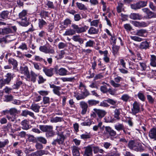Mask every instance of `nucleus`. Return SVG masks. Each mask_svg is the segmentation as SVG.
<instances>
[{"mask_svg":"<svg viewBox=\"0 0 156 156\" xmlns=\"http://www.w3.org/2000/svg\"><path fill=\"white\" fill-rule=\"evenodd\" d=\"M127 146L130 149L136 151L142 152L143 150L141 144L134 140H129Z\"/></svg>","mask_w":156,"mask_h":156,"instance_id":"obj_1","label":"nucleus"},{"mask_svg":"<svg viewBox=\"0 0 156 156\" xmlns=\"http://www.w3.org/2000/svg\"><path fill=\"white\" fill-rule=\"evenodd\" d=\"M101 132L104 137L114 136L116 135V132L109 126H103L101 128Z\"/></svg>","mask_w":156,"mask_h":156,"instance_id":"obj_2","label":"nucleus"},{"mask_svg":"<svg viewBox=\"0 0 156 156\" xmlns=\"http://www.w3.org/2000/svg\"><path fill=\"white\" fill-rule=\"evenodd\" d=\"M71 27L73 30L74 32V34H75L76 33L80 34L86 32L88 28V27L84 25L81 27H79L78 25L73 24L71 25Z\"/></svg>","mask_w":156,"mask_h":156,"instance_id":"obj_3","label":"nucleus"},{"mask_svg":"<svg viewBox=\"0 0 156 156\" xmlns=\"http://www.w3.org/2000/svg\"><path fill=\"white\" fill-rule=\"evenodd\" d=\"M64 132L62 133H58V137L57 139L54 140L51 143V144L53 145L56 146L58 144L60 146L64 145V140L65 139V136L63 134Z\"/></svg>","mask_w":156,"mask_h":156,"instance_id":"obj_4","label":"nucleus"},{"mask_svg":"<svg viewBox=\"0 0 156 156\" xmlns=\"http://www.w3.org/2000/svg\"><path fill=\"white\" fill-rule=\"evenodd\" d=\"M40 51L45 54H54L55 53L54 48L50 46L48 48L45 45L41 46L39 48Z\"/></svg>","mask_w":156,"mask_h":156,"instance_id":"obj_5","label":"nucleus"},{"mask_svg":"<svg viewBox=\"0 0 156 156\" xmlns=\"http://www.w3.org/2000/svg\"><path fill=\"white\" fill-rule=\"evenodd\" d=\"M122 80V77L119 76H117L114 78V80H112L110 81L111 85L114 87L115 88L119 87L121 86L120 84L117 83H119Z\"/></svg>","mask_w":156,"mask_h":156,"instance_id":"obj_6","label":"nucleus"},{"mask_svg":"<svg viewBox=\"0 0 156 156\" xmlns=\"http://www.w3.org/2000/svg\"><path fill=\"white\" fill-rule=\"evenodd\" d=\"M140 104L135 101L133 104V107L131 108V113L133 115L136 114L140 111Z\"/></svg>","mask_w":156,"mask_h":156,"instance_id":"obj_7","label":"nucleus"},{"mask_svg":"<svg viewBox=\"0 0 156 156\" xmlns=\"http://www.w3.org/2000/svg\"><path fill=\"white\" fill-rule=\"evenodd\" d=\"M131 23L135 27L139 28L145 27H147L148 24L145 22H139L137 21H132Z\"/></svg>","mask_w":156,"mask_h":156,"instance_id":"obj_8","label":"nucleus"},{"mask_svg":"<svg viewBox=\"0 0 156 156\" xmlns=\"http://www.w3.org/2000/svg\"><path fill=\"white\" fill-rule=\"evenodd\" d=\"M85 149L83 156H90L92 154V145H90L83 148Z\"/></svg>","mask_w":156,"mask_h":156,"instance_id":"obj_9","label":"nucleus"},{"mask_svg":"<svg viewBox=\"0 0 156 156\" xmlns=\"http://www.w3.org/2000/svg\"><path fill=\"white\" fill-rule=\"evenodd\" d=\"M80 105L81 108V113L83 115L85 114L87 110L88 107L87 104L84 101H82L80 103Z\"/></svg>","mask_w":156,"mask_h":156,"instance_id":"obj_10","label":"nucleus"},{"mask_svg":"<svg viewBox=\"0 0 156 156\" xmlns=\"http://www.w3.org/2000/svg\"><path fill=\"white\" fill-rule=\"evenodd\" d=\"M79 89L81 90V92L83 95L86 97L90 95V93L86 89L85 86L82 83L80 82L79 85Z\"/></svg>","mask_w":156,"mask_h":156,"instance_id":"obj_11","label":"nucleus"},{"mask_svg":"<svg viewBox=\"0 0 156 156\" xmlns=\"http://www.w3.org/2000/svg\"><path fill=\"white\" fill-rule=\"evenodd\" d=\"M43 71L48 76L50 77L54 75V69L53 68H48L47 67H44Z\"/></svg>","mask_w":156,"mask_h":156,"instance_id":"obj_12","label":"nucleus"},{"mask_svg":"<svg viewBox=\"0 0 156 156\" xmlns=\"http://www.w3.org/2000/svg\"><path fill=\"white\" fill-rule=\"evenodd\" d=\"M94 111L100 119L103 117L106 114V112L105 111L103 110L94 108Z\"/></svg>","mask_w":156,"mask_h":156,"instance_id":"obj_13","label":"nucleus"},{"mask_svg":"<svg viewBox=\"0 0 156 156\" xmlns=\"http://www.w3.org/2000/svg\"><path fill=\"white\" fill-rule=\"evenodd\" d=\"M71 148L72 149V153L73 156H80V154L79 151L80 148H79L74 145Z\"/></svg>","mask_w":156,"mask_h":156,"instance_id":"obj_14","label":"nucleus"},{"mask_svg":"<svg viewBox=\"0 0 156 156\" xmlns=\"http://www.w3.org/2000/svg\"><path fill=\"white\" fill-rule=\"evenodd\" d=\"M147 33V30H146L140 29L136 30L135 34L139 36L145 37Z\"/></svg>","mask_w":156,"mask_h":156,"instance_id":"obj_15","label":"nucleus"},{"mask_svg":"<svg viewBox=\"0 0 156 156\" xmlns=\"http://www.w3.org/2000/svg\"><path fill=\"white\" fill-rule=\"evenodd\" d=\"M20 69L21 73L26 75L27 78H30L28 68L27 66L21 67Z\"/></svg>","mask_w":156,"mask_h":156,"instance_id":"obj_16","label":"nucleus"},{"mask_svg":"<svg viewBox=\"0 0 156 156\" xmlns=\"http://www.w3.org/2000/svg\"><path fill=\"white\" fill-rule=\"evenodd\" d=\"M20 123L22 126V128L23 129L27 130L30 128L29 122L26 119L22 121Z\"/></svg>","mask_w":156,"mask_h":156,"instance_id":"obj_17","label":"nucleus"},{"mask_svg":"<svg viewBox=\"0 0 156 156\" xmlns=\"http://www.w3.org/2000/svg\"><path fill=\"white\" fill-rule=\"evenodd\" d=\"M3 129L11 133H14L15 132V130L12 128L11 123L10 122H8L7 125L4 126Z\"/></svg>","mask_w":156,"mask_h":156,"instance_id":"obj_18","label":"nucleus"},{"mask_svg":"<svg viewBox=\"0 0 156 156\" xmlns=\"http://www.w3.org/2000/svg\"><path fill=\"white\" fill-rule=\"evenodd\" d=\"M21 115L27 117V115H29L30 117L34 118L35 116L33 112L27 110H25L22 111Z\"/></svg>","mask_w":156,"mask_h":156,"instance_id":"obj_19","label":"nucleus"},{"mask_svg":"<svg viewBox=\"0 0 156 156\" xmlns=\"http://www.w3.org/2000/svg\"><path fill=\"white\" fill-rule=\"evenodd\" d=\"M8 63L9 64H12L14 69H16L17 67L18 62L17 61L12 58H10L8 60Z\"/></svg>","mask_w":156,"mask_h":156,"instance_id":"obj_20","label":"nucleus"},{"mask_svg":"<svg viewBox=\"0 0 156 156\" xmlns=\"http://www.w3.org/2000/svg\"><path fill=\"white\" fill-rule=\"evenodd\" d=\"M122 111L121 108L115 109L114 111V117L117 120H119L120 119V115Z\"/></svg>","mask_w":156,"mask_h":156,"instance_id":"obj_21","label":"nucleus"},{"mask_svg":"<svg viewBox=\"0 0 156 156\" xmlns=\"http://www.w3.org/2000/svg\"><path fill=\"white\" fill-rule=\"evenodd\" d=\"M99 32L98 29L94 27H91L88 31V33L90 35L97 34Z\"/></svg>","mask_w":156,"mask_h":156,"instance_id":"obj_22","label":"nucleus"},{"mask_svg":"<svg viewBox=\"0 0 156 156\" xmlns=\"http://www.w3.org/2000/svg\"><path fill=\"white\" fill-rule=\"evenodd\" d=\"M45 154L44 150H41L32 153L30 155V156H41Z\"/></svg>","mask_w":156,"mask_h":156,"instance_id":"obj_23","label":"nucleus"},{"mask_svg":"<svg viewBox=\"0 0 156 156\" xmlns=\"http://www.w3.org/2000/svg\"><path fill=\"white\" fill-rule=\"evenodd\" d=\"M46 132L48 133L49 136H52L55 135V133L53 131V126H51L47 125Z\"/></svg>","mask_w":156,"mask_h":156,"instance_id":"obj_24","label":"nucleus"},{"mask_svg":"<svg viewBox=\"0 0 156 156\" xmlns=\"http://www.w3.org/2000/svg\"><path fill=\"white\" fill-rule=\"evenodd\" d=\"M13 76L11 73H8L6 75V78L3 79V80L6 84H9L12 79L13 78Z\"/></svg>","mask_w":156,"mask_h":156,"instance_id":"obj_25","label":"nucleus"},{"mask_svg":"<svg viewBox=\"0 0 156 156\" xmlns=\"http://www.w3.org/2000/svg\"><path fill=\"white\" fill-rule=\"evenodd\" d=\"M40 106L38 104H33L30 107V109L36 113L39 112Z\"/></svg>","mask_w":156,"mask_h":156,"instance_id":"obj_26","label":"nucleus"},{"mask_svg":"<svg viewBox=\"0 0 156 156\" xmlns=\"http://www.w3.org/2000/svg\"><path fill=\"white\" fill-rule=\"evenodd\" d=\"M130 19L133 20H140L141 19V16L139 13H131L129 15Z\"/></svg>","mask_w":156,"mask_h":156,"instance_id":"obj_27","label":"nucleus"},{"mask_svg":"<svg viewBox=\"0 0 156 156\" xmlns=\"http://www.w3.org/2000/svg\"><path fill=\"white\" fill-rule=\"evenodd\" d=\"M27 12L26 10H23L19 15L20 19L21 20H27V18L26 17L27 15Z\"/></svg>","mask_w":156,"mask_h":156,"instance_id":"obj_28","label":"nucleus"},{"mask_svg":"<svg viewBox=\"0 0 156 156\" xmlns=\"http://www.w3.org/2000/svg\"><path fill=\"white\" fill-rule=\"evenodd\" d=\"M149 136L152 139L156 140V128L152 129L149 132Z\"/></svg>","mask_w":156,"mask_h":156,"instance_id":"obj_29","label":"nucleus"},{"mask_svg":"<svg viewBox=\"0 0 156 156\" xmlns=\"http://www.w3.org/2000/svg\"><path fill=\"white\" fill-rule=\"evenodd\" d=\"M131 97L128 94H123L121 97L120 99L125 102L130 101Z\"/></svg>","mask_w":156,"mask_h":156,"instance_id":"obj_30","label":"nucleus"},{"mask_svg":"<svg viewBox=\"0 0 156 156\" xmlns=\"http://www.w3.org/2000/svg\"><path fill=\"white\" fill-rule=\"evenodd\" d=\"M9 14V12L7 11H2L0 14V17L3 19L7 20L9 19L8 17V15Z\"/></svg>","mask_w":156,"mask_h":156,"instance_id":"obj_31","label":"nucleus"},{"mask_svg":"<svg viewBox=\"0 0 156 156\" xmlns=\"http://www.w3.org/2000/svg\"><path fill=\"white\" fill-rule=\"evenodd\" d=\"M80 138L81 139L84 140H87V139H90L91 137V135L90 133H87L86 132L84 134H83L80 135Z\"/></svg>","mask_w":156,"mask_h":156,"instance_id":"obj_32","label":"nucleus"},{"mask_svg":"<svg viewBox=\"0 0 156 156\" xmlns=\"http://www.w3.org/2000/svg\"><path fill=\"white\" fill-rule=\"evenodd\" d=\"M138 98L142 101H144L146 99L144 93L142 91H140L137 94Z\"/></svg>","mask_w":156,"mask_h":156,"instance_id":"obj_33","label":"nucleus"},{"mask_svg":"<svg viewBox=\"0 0 156 156\" xmlns=\"http://www.w3.org/2000/svg\"><path fill=\"white\" fill-rule=\"evenodd\" d=\"M120 153L117 151H111L106 155H103V156H119Z\"/></svg>","mask_w":156,"mask_h":156,"instance_id":"obj_34","label":"nucleus"},{"mask_svg":"<svg viewBox=\"0 0 156 156\" xmlns=\"http://www.w3.org/2000/svg\"><path fill=\"white\" fill-rule=\"evenodd\" d=\"M12 33L11 29L9 28H5L2 29V31L0 32V34L5 35L8 34Z\"/></svg>","mask_w":156,"mask_h":156,"instance_id":"obj_35","label":"nucleus"},{"mask_svg":"<svg viewBox=\"0 0 156 156\" xmlns=\"http://www.w3.org/2000/svg\"><path fill=\"white\" fill-rule=\"evenodd\" d=\"M77 7L80 10H86L87 8L86 6L81 3L77 2L76 3Z\"/></svg>","mask_w":156,"mask_h":156,"instance_id":"obj_36","label":"nucleus"},{"mask_svg":"<svg viewBox=\"0 0 156 156\" xmlns=\"http://www.w3.org/2000/svg\"><path fill=\"white\" fill-rule=\"evenodd\" d=\"M23 83L22 81L20 80H17L12 86L13 89H18Z\"/></svg>","mask_w":156,"mask_h":156,"instance_id":"obj_37","label":"nucleus"},{"mask_svg":"<svg viewBox=\"0 0 156 156\" xmlns=\"http://www.w3.org/2000/svg\"><path fill=\"white\" fill-rule=\"evenodd\" d=\"M149 44L147 41H145L142 42L140 46V48L142 49H146L148 48Z\"/></svg>","mask_w":156,"mask_h":156,"instance_id":"obj_38","label":"nucleus"},{"mask_svg":"<svg viewBox=\"0 0 156 156\" xmlns=\"http://www.w3.org/2000/svg\"><path fill=\"white\" fill-rule=\"evenodd\" d=\"M67 71L63 68H60L58 70V73L60 76H65L67 75Z\"/></svg>","mask_w":156,"mask_h":156,"instance_id":"obj_39","label":"nucleus"},{"mask_svg":"<svg viewBox=\"0 0 156 156\" xmlns=\"http://www.w3.org/2000/svg\"><path fill=\"white\" fill-rule=\"evenodd\" d=\"M138 5L139 9L143 8L146 6L147 4V1H140L137 2Z\"/></svg>","mask_w":156,"mask_h":156,"instance_id":"obj_40","label":"nucleus"},{"mask_svg":"<svg viewBox=\"0 0 156 156\" xmlns=\"http://www.w3.org/2000/svg\"><path fill=\"white\" fill-rule=\"evenodd\" d=\"M89 106H92L98 104L99 102L98 101H96L94 100H90L87 102Z\"/></svg>","mask_w":156,"mask_h":156,"instance_id":"obj_41","label":"nucleus"},{"mask_svg":"<svg viewBox=\"0 0 156 156\" xmlns=\"http://www.w3.org/2000/svg\"><path fill=\"white\" fill-rule=\"evenodd\" d=\"M105 85L102 86L100 87V90L103 93H106L108 92V89L107 88V86H110L108 84L105 83Z\"/></svg>","mask_w":156,"mask_h":156,"instance_id":"obj_42","label":"nucleus"},{"mask_svg":"<svg viewBox=\"0 0 156 156\" xmlns=\"http://www.w3.org/2000/svg\"><path fill=\"white\" fill-rule=\"evenodd\" d=\"M94 44L95 42L94 41L90 40L86 42L85 47H93Z\"/></svg>","mask_w":156,"mask_h":156,"instance_id":"obj_43","label":"nucleus"},{"mask_svg":"<svg viewBox=\"0 0 156 156\" xmlns=\"http://www.w3.org/2000/svg\"><path fill=\"white\" fill-rule=\"evenodd\" d=\"M30 76L31 78V81L34 83L36 81L37 75L34 72L31 71L30 72Z\"/></svg>","mask_w":156,"mask_h":156,"instance_id":"obj_44","label":"nucleus"},{"mask_svg":"<svg viewBox=\"0 0 156 156\" xmlns=\"http://www.w3.org/2000/svg\"><path fill=\"white\" fill-rule=\"evenodd\" d=\"M124 126L122 124L118 123L115 126V128L117 130L119 131L123 129Z\"/></svg>","mask_w":156,"mask_h":156,"instance_id":"obj_45","label":"nucleus"},{"mask_svg":"<svg viewBox=\"0 0 156 156\" xmlns=\"http://www.w3.org/2000/svg\"><path fill=\"white\" fill-rule=\"evenodd\" d=\"M62 118L56 117L52 118L51 119V122H61L62 120Z\"/></svg>","mask_w":156,"mask_h":156,"instance_id":"obj_46","label":"nucleus"},{"mask_svg":"<svg viewBox=\"0 0 156 156\" xmlns=\"http://www.w3.org/2000/svg\"><path fill=\"white\" fill-rule=\"evenodd\" d=\"M47 23L43 19H39L38 20L39 27L40 29H41L44 25H46Z\"/></svg>","mask_w":156,"mask_h":156,"instance_id":"obj_47","label":"nucleus"},{"mask_svg":"<svg viewBox=\"0 0 156 156\" xmlns=\"http://www.w3.org/2000/svg\"><path fill=\"white\" fill-rule=\"evenodd\" d=\"M119 47L116 45H114L113 46L112 48V53L114 55H115L117 54L118 52Z\"/></svg>","mask_w":156,"mask_h":156,"instance_id":"obj_48","label":"nucleus"},{"mask_svg":"<svg viewBox=\"0 0 156 156\" xmlns=\"http://www.w3.org/2000/svg\"><path fill=\"white\" fill-rule=\"evenodd\" d=\"M9 114L11 115H14L18 113V111L15 108H12L9 109Z\"/></svg>","mask_w":156,"mask_h":156,"instance_id":"obj_49","label":"nucleus"},{"mask_svg":"<svg viewBox=\"0 0 156 156\" xmlns=\"http://www.w3.org/2000/svg\"><path fill=\"white\" fill-rule=\"evenodd\" d=\"M74 34V32L72 29H70L66 30L65 33L63 34V36H69Z\"/></svg>","mask_w":156,"mask_h":156,"instance_id":"obj_50","label":"nucleus"},{"mask_svg":"<svg viewBox=\"0 0 156 156\" xmlns=\"http://www.w3.org/2000/svg\"><path fill=\"white\" fill-rule=\"evenodd\" d=\"M37 140L43 144H46L47 143L46 139L43 137L40 136L37 137Z\"/></svg>","mask_w":156,"mask_h":156,"instance_id":"obj_51","label":"nucleus"},{"mask_svg":"<svg viewBox=\"0 0 156 156\" xmlns=\"http://www.w3.org/2000/svg\"><path fill=\"white\" fill-rule=\"evenodd\" d=\"M9 142L8 139H5L3 141H0V149L4 147Z\"/></svg>","mask_w":156,"mask_h":156,"instance_id":"obj_52","label":"nucleus"},{"mask_svg":"<svg viewBox=\"0 0 156 156\" xmlns=\"http://www.w3.org/2000/svg\"><path fill=\"white\" fill-rule=\"evenodd\" d=\"M61 89V87H57L55 89H53V91L54 93L60 96L61 95L60 93L59 92V90Z\"/></svg>","mask_w":156,"mask_h":156,"instance_id":"obj_53","label":"nucleus"},{"mask_svg":"<svg viewBox=\"0 0 156 156\" xmlns=\"http://www.w3.org/2000/svg\"><path fill=\"white\" fill-rule=\"evenodd\" d=\"M99 22V20H94L90 22V25L91 26H94L95 27H97Z\"/></svg>","mask_w":156,"mask_h":156,"instance_id":"obj_54","label":"nucleus"},{"mask_svg":"<svg viewBox=\"0 0 156 156\" xmlns=\"http://www.w3.org/2000/svg\"><path fill=\"white\" fill-rule=\"evenodd\" d=\"M146 17L148 19H151L156 17V15L154 12L150 10L147 15Z\"/></svg>","mask_w":156,"mask_h":156,"instance_id":"obj_55","label":"nucleus"},{"mask_svg":"<svg viewBox=\"0 0 156 156\" xmlns=\"http://www.w3.org/2000/svg\"><path fill=\"white\" fill-rule=\"evenodd\" d=\"M102 125V123L101 122H99L97 125L94 126L93 128V130L94 131H97L98 130V128L99 127L100 128V129L102 128H101Z\"/></svg>","mask_w":156,"mask_h":156,"instance_id":"obj_56","label":"nucleus"},{"mask_svg":"<svg viewBox=\"0 0 156 156\" xmlns=\"http://www.w3.org/2000/svg\"><path fill=\"white\" fill-rule=\"evenodd\" d=\"M130 37L132 40L138 42H140L143 40L142 38L136 36H131Z\"/></svg>","mask_w":156,"mask_h":156,"instance_id":"obj_57","label":"nucleus"},{"mask_svg":"<svg viewBox=\"0 0 156 156\" xmlns=\"http://www.w3.org/2000/svg\"><path fill=\"white\" fill-rule=\"evenodd\" d=\"M123 7V4L122 3H118V5L117 7V11L118 12L120 13L121 12L122 8Z\"/></svg>","mask_w":156,"mask_h":156,"instance_id":"obj_58","label":"nucleus"},{"mask_svg":"<svg viewBox=\"0 0 156 156\" xmlns=\"http://www.w3.org/2000/svg\"><path fill=\"white\" fill-rule=\"evenodd\" d=\"M131 8L133 9L136 10L140 9L137 2L130 5Z\"/></svg>","mask_w":156,"mask_h":156,"instance_id":"obj_59","label":"nucleus"},{"mask_svg":"<svg viewBox=\"0 0 156 156\" xmlns=\"http://www.w3.org/2000/svg\"><path fill=\"white\" fill-rule=\"evenodd\" d=\"M147 99L150 103L153 104L154 103V99L153 98L151 95H147Z\"/></svg>","mask_w":156,"mask_h":156,"instance_id":"obj_60","label":"nucleus"},{"mask_svg":"<svg viewBox=\"0 0 156 156\" xmlns=\"http://www.w3.org/2000/svg\"><path fill=\"white\" fill-rule=\"evenodd\" d=\"M46 5H47L48 7L49 8L54 9L55 7L52 2L49 1H47V3Z\"/></svg>","mask_w":156,"mask_h":156,"instance_id":"obj_61","label":"nucleus"},{"mask_svg":"<svg viewBox=\"0 0 156 156\" xmlns=\"http://www.w3.org/2000/svg\"><path fill=\"white\" fill-rule=\"evenodd\" d=\"M107 102V101H106V100H105L101 102L99 105L102 107H108L109 106V105Z\"/></svg>","mask_w":156,"mask_h":156,"instance_id":"obj_62","label":"nucleus"},{"mask_svg":"<svg viewBox=\"0 0 156 156\" xmlns=\"http://www.w3.org/2000/svg\"><path fill=\"white\" fill-rule=\"evenodd\" d=\"M46 80V79H44L41 75H40L38 76V80L39 84H41L44 83Z\"/></svg>","mask_w":156,"mask_h":156,"instance_id":"obj_63","label":"nucleus"},{"mask_svg":"<svg viewBox=\"0 0 156 156\" xmlns=\"http://www.w3.org/2000/svg\"><path fill=\"white\" fill-rule=\"evenodd\" d=\"M22 21L19 22V24L23 26L26 27L29 24V23L27 20H22Z\"/></svg>","mask_w":156,"mask_h":156,"instance_id":"obj_64","label":"nucleus"}]
</instances>
